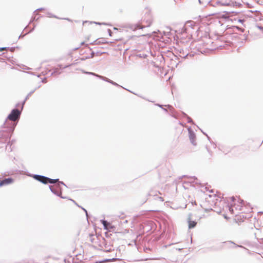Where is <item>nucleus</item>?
Listing matches in <instances>:
<instances>
[{
  "label": "nucleus",
  "instance_id": "f257e3e1",
  "mask_svg": "<svg viewBox=\"0 0 263 263\" xmlns=\"http://www.w3.org/2000/svg\"><path fill=\"white\" fill-rule=\"evenodd\" d=\"M212 201L214 202L215 206H223L222 210L218 211L216 209L215 211L218 213H221L225 218L228 219L229 218V216L234 214L233 209L229 206L224 200H222L221 197L214 195L213 197Z\"/></svg>",
  "mask_w": 263,
  "mask_h": 263
},
{
  "label": "nucleus",
  "instance_id": "f03ea898",
  "mask_svg": "<svg viewBox=\"0 0 263 263\" xmlns=\"http://www.w3.org/2000/svg\"><path fill=\"white\" fill-rule=\"evenodd\" d=\"M234 207L236 210L241 211V213L249 214L252 212L251 205L240 199L235 202Z\"/></svg>",
  "mask_w": 263,
  "mask_h": 263
},
{
  "label": "nucleus",
  "instance_id": "7ed1b4c3",
  "mask_svg": "<svg viewBox=\"0 0 263 263\" xmlns=\"http://www.w3.org/2000/svg\"><path fill=\"white\" fill-rule=\"evenodd\" d=\"M33 178L36 180L44 183H54L59 181V179H51L45 176L40 175H34Z\"/></svg>",
  "mask_w": 263,
  "mask_h": 263
},
{
  "label": "nucleus",
  "instance_id": "20e7f679",
  "mask_svg": "<svg viewBox=\"0 0 263 263\" xmlns=\"http://www.w3.org/2000/svg\"><path fill=\"white\" fill-rule=\"evenodd\" d=\"M80 44L81 45H84L85 44H91V45H95V44H99V42H98V40H93L91 39V36L90 35H87L85 37V40L82 41L80 42Z\"/></svg>",
  "mask_w": 263,
  "mask_h": 263
},
{
  "label": "nucleus",
  "instance_id": "39448f33",
  "mask_svg": "<svg viewBox=\"0 0 263 263\" xmlns=\"http://www.w3.org/2000/svg\"><path fill=\"white\" fill-rule=\"evenodd\" d=\"M20 111L18 109H13L8 118L11 121H15L20 117Z\"/></svg>",
  "mask_w": 263,
  "mask_h": 263
},
{
  "label": "nucleus",
  "instance_id": "423d86ee",
  "mask_svg": "<svg viewBox=\"0 0 263 263\" xmlns=\"http://www.w3.org/2000/svg\"><path fill=\"white\" fill-rule=\"evenodd\" d=\"M102 223L103 224L104 229L107 230H112L115 228V227L113 226L111 223L108 222L105 220H102Z\"/></svg>",
  "mask_w": 263,
  "mask_h": 263
},
{
  "label": "nucleus",
  "instance_id": "0eeeda50",
  "mask_svg": "<svg viewBox=\"0 0 263 263\" xmlns=\"http://www.w3.org/2000/svg\"><path fill=\"white\" fill-rule=\"evenodd\" d=\"M230 12H227V11H224L222 13L219 14V16H218L219 18H227L230 17V16H232L231 15Z\"/></svg>",
  "mask_w": 263,
  "mask_h": 263
},
{
  "label": "nucleus",
  "instance_id": "6e6552de",
  "mask_svg": "<svg viewBox=\"0 0 263 263\" xmlns=\"http://www.w3.org/2000/svg\"><path fill=\"white\" fill-rule=\"evenodd\" d=\"M188 223L189 229L194 228L197 224V222L192 220L191 217L188 218Z\"/></svg>",
  "mask_w": 263,
  "mask_h": 263
},
{
  "label": "nucleus",
  "instance_id": "1a4fd4ad",
  "mask_svg": "<svg viewBox=\"0 0 263 263\" xmlns=\"http://www.w3.org/2000/svg\"><path fill=\"white\" fill-rule=\"evenodd\" d=\"M12 182V180L10 178L5 179L0 182V186H3L4 184H8Z\"/></svg>",
  "mask_w": 263,
  "mask_h": 263
},
{
  "label": "nucleus",
  "instance_id": "9d476101",
  "mask_svg": "<svg viewBox=\"0 0 263 263\" xmlns=\"http://www.w3.org/2000/svg\"><path fill=\"white\" fill-rule=\"evenodd\" d=\"M5 50H6V47L0 48V51H2Z\"/></svg>",
  "mask_w": 263,
  "mask_h": 263
},
{
  "label": "nucleus",
  "instance_id": "9b49d317",
  "mask_svg": "<svg viewBox=\"0 0 263 263\" xmlns=\"http://www.w3.org/2000/svg\"><path fill=\"white\" fill-rule=\"evenodd\" d=\"M87 23H88L87 22H84L83 23V25H84L85 24H86Z\"/></svg>",
  "mask_w": 263,
  "mask_h": 263
},
{
  "label": "nucleus",
  "instance_id": "f8f14e48",
  "mask_svg": "<svg viewBox=\"0 0 263 263\" xmlns=\"http://www.w3.org/2000/svg\"><path fill=\"white\" fill-rule=\"evenodd\" d=\"M239 22H243V20H239Z\"/></svg>",
  "mask_w": 263,
  "mask_h": 263
},
{
  "label": "nucleus",
  "instance_id": "ddd939ff",
  "mask_svg": "<svg viewBox=\"0 0 263 263\" xmlns=\"http://www.w3.org/2000/svg\"><path fill=\"white\" fill-rule=\"evenodd\" d=\"M94 239V238H92L91 239V242H93V240Z\"/></svg>",
  "mask_w": 263,
  "mask_h": 263
},
{
  "label": "nucleus",
  "instance_id": "4468645a",
  "mask_svg": "<svg viewBox=\"0 0 263 263\" xmlns=\"http://www.w3.org/2000/svg\"><path fill=\"white\" fill-rule=\"evenodd\" d=\"M160 200H162V201H163V199H162L161 198H160Z\"/></svg>",
  "mask_w": 263,
  "mask_h": 263
},
{
  "label": "nucleus",
  "instance_id": "2eb2a0df",
  "mask_svg": "<svg viewBox=\"0 0 263 263\" xmlns=\"http://www.w3.org/2000/svg\"><path fill=\"white\" fill-rule=\"evenodd\" d=\"M160 200H162V201H163V199H162L161 198H160Z\"/></svg>",
  "mask_w": 263,
  "mask_h": 263
}]
</instances>
